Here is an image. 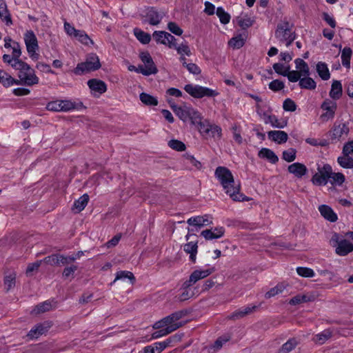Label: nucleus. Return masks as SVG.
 Here are the masks:
<instances>
[{"mask_svg": "<svg viewBox=\"0 0 353 353\" xmlns=\"http://www.w3.org/2000/svg\"><path fill=\"white\" fill-rule=\"evenodd\" d=\"M215 177L219 180L225 192L234 201H249L252 199L240 192L241 185L235 183L232 172L226 167L218 166L214 172Z\"/></svg>", "mask_w": 353, "mask_h": 353, "instance_id": "nucleus-1", "label": "nucleus"}, {"mask_svg": "<svg viewBox=\"0 0 353 353\" xmlns=\"http://www.w3.org/2000/svg\"><path fill=\"white\" fill-rule=\"evenodd\" d=\"M101 65L99 57L95 53L88 54L84 62L79 63L74 68L72 72L76 75H83L84 74L96 71L101 68Z\"/></svg>", "mask_w": 353, "mask_h": 353, "instance_id": "nucleus-2", "label": "nucleus"}, {"mask_svg": "<svg viewBox=\"0 0 353 353\" xmlns=\"http://www.w3.org/2000/svg\"><path fill=\"white\" fill-rule=\"evenodd\" d=\"M330 243L335 248V252L339 256H345L353 252V243L347 239H343V237L336 232L332 234L330 240Z\"/></svg>", "mask_w": 353, "mask_h": 353, "instance_id": "nucleus-3", "label": "nucleus"}, {"mask_svg": "<svg viewBox=\"0 0 353 353\" xmlns=\"http://www.w3.org/2000/svg\"><path fill=\"white\" fill-rule=\"evenodd\" d=\"M185 91L190 96L196 99H201L204 97H213L219 94L214 90L199 85L187 84L184 87Z\"/></svg>", "mask_w": 353, "mask_h": 353, "instance_id": "nucleus-4", "label": "nucleus"}, {"mask_svg": "<svg viewBox=\"0 0 353 353\" xmlns=\"http://www.w3.org/2000/svg\"><path fill=\"white\" fill-rule=\"evenodd\" d=\"M339 165L345 169H353V140L343 145L342 155L337 158Z\"/></svg>", "mask_w": 353, "mask_h": 353, "instance_id": "nucleus-5", "label": "nucleus"}, {"mask_svg": "<svg viewBox=\"0 0 353 353\" xmlns=\"http://www.w3.org/2000/svg\"><path fill=\"white\" fill-rule=\"evenodd\" d=\"M24 41L30 57L34 61L37 60L39 54L37 51L39 50V47L37 38L32 30H30L26 32L24 34Z\"/></svg>", "mask_w": 353, "mask_h": 353, "instance_id": "nucleus-6", "label": "nucleus"}, {"mask_svg": "<svg viewBox=\"0 0 353 353\" xmlns=\"http://www.w3.org/2000/svg\"><path fill=\"white\" fill-rule=\"evenodd\" d=\"M318 172L315 173L311 181L314 185L322 186L325 185L332 175V166L328 164H324L323 167L318 165Z\"/></svg>", "mask_w": 353, "mask_h": 353, "instance_id": "nucleus-7", "label": "nucleus"}, {"mask_svg": "<svg viewBox=\"0 0 353 353\" xmlns=\"http://www.w3.org/2000/svg\"><path fill=\"white\" fill-rule=\"evenodd\" d=\"M214 271V268H211L203 270H196L193 271L190 275L189 279L183 282L181 289H190V288L195 284L198 281L208 277Z\"/></svg>", "mask_w": 353, "mask_h": 353, "instance_id": "nucleus-8", "label": "nucleus"}, {"mask_svg": "<svg viewBox=\"0 0 353 353\" xmlns=\"http://www.w3.org/2000/svg\"><path fill=\"white\" fill-rule=\"evenodd\" d=\"M163 16L164 13L159 11L156 7L148 6L145 8V14L142 15L145 18L143 22L148 23L151 26H157L161 23Z\"/></svg>", "mask_w": 353, "mask_h": 353, "instance_id": "nucleus-9", "label": "nucleus"}, {"mask_svg": "<svg viewBox=\"0 0 353 353\" xmlns=\"http://www.w3.org/2000/svg\"><path fill=\"white\" fill-rule=\"evenodd\" d=\"M334 101L326 99L321 105V108L325 111L320 117L323 121H327L334 119L337 109V104Z\"/></svg>", "mask_w": 353, "mask_h": 353, "instance_id": "nucleus-10", "label": "nucleus"}, {"mask_svg": "<svg viewBox=\"0 0 353 353\" xmlns=\"http://www.w3.org/2000/svg\"><path fill=\"white\" fill-rule=\"evenodd\" d=\"M350 132L348 123L336 121L328 134L332 141L339 140L343 134L347 135Z\"/></svg>", "mask_w": 353, "mask_h": 353, "instance_id": "nucleus-11", "label": "nucleus"}, {"mask_svg": "<svg viewBox=\"0 0 353 353\" xmlns=\"http://www.w3.org/2000/svg\"><path fill=\"white\" fill-rule=\"evenodd\" d=\"M52 325L51 321L37 323L29 331L27 336L30 339H38L40 336L48 332Z\"/></svg>", "mask_w": 353, "mask_h": 353, "instance_id": "nucleus-12", "label": "nucleus"}, {"mask_svg": "<svg viewBox=\"0 0 353 353\" xmlns=\"http://www.w3.org/2000/svg\"><path fill=\"white\" fill-rule=\"evenodd\" d=\"M139 58L145 65L144 73L155 74L158 72V69L148 51L141 52Z\"/></svg>", "mask_w": 353, "mask_h": 353, "instance_id": "nucleus-13", "label": "nucleus"}, {"mask_svg": "<svg viewBox=\"0 0 353 353\" xmlns=\"http://www.w3.org/2000/svg\"><path fill=\"white\" fill-rule=\"evenodd\" d=\"M288 171L295 177L301 179L307 174L308 170L303 163L296 162L288 165Z\"/></svg>", "mask_w": 353, "mask_h": 353, "instance_id": "nucleus-14", "label": "nucleus"}, {"mask_svg": "<svg viewBox=\"0 0 353 353\" xmlns=\"http://www.w3.org/2000/svg\"><path fill=\"white\" fill-rule=\"evenodd\" d=\"M290 33L292 32L291 28H290V23L288 21H284L282 23L277 25L275 31V37L280 41H284Z\"/></svg>", "mask_w": 353, "mask_h": 353, "instance_id": "nucleus-15", "label": "nucleus"}, {"mask_svg": "<svg viewBox=\"0 0 353 353\" xmlns=\"http://www.w3.org/2000/svg\"><path fill=\"white\" fill-rule=\"evenodd\" d=\"M225 229L223 227H216L214 229H206L203 230L201 235L206 240L217 239L224 235Z\"/></svg>", "mask_w": 353, "mask_h": 353, "instance_id": "nucleus-16", "label": "nucleus"}, {"mask_svg": "<svg viewBox=\"0 0 353 353\" xmlns=\"http://www.w3.org/2000/svg\"><path fill=\"white\" fill-rule=\"evenodd\" d=\"M87 84L91 90L98 92L99 94H103L107 90L105 83L100 79H91L88 80Z\"/></svg>", "mask_w": 353, "mask_h": 353, "instance_id": "nucleus-17", "label": "nucleus"}, {"mask_svg": "<svg viewBox=\"0 0 353 353\" xmlns=\"http://www.w3.org/2000/svg\"><path fill=\"white\" fill-rule=\"evenodd\" d=\"M319 210L321 216L326 220L334 223L338 219L337 214L334 212L331 207L327 205H321L319 207Z\"/></svg>", "mask_w": 353, "mask_h": 353, "instance_id": "nucleus-18", "label": "nucleus"}, {"mask_svg": "<svg viewBox=\"0 0 353 353\" xmlns=\"http://www.w3.org/2000/svg\"><path fill=\"white\" fill-rule=\"evenodd\" d=\"M183 325L182 323H178L175 325H170L164 328L157 329L158 330L152 334V339H158L163 336H166L172 332L176 330Z\"/></svg>", "mask_w": 353, "mask_h": 353, "instance_id": "nucleus-19", "label": "nucleus"}, {"mask_svg": "<svg viewBox=\"0 0 353 353\" xmlns=\"http://www.w3.org/2000/svg\"><path fill=\"white\" fill-rule=\"evenodd\" d=\"M268 138L278 144L285 143L288 139V134L281 130H271L268 132Z\"/></svg>", "mask_w": 353, "mask_h": 353, "instance_id": "nucleus-20", "label": "nucleus"}, {"mask_svg": "<svg viewBox=\"0 0 353 353\" xmlns=\"http://www.w3.org/2000/svg\"><path fill=\"white\" fill-rule=\"evenodd\" d=\"M191 106H178L175 103L171 105V108L175 114L183 121H186L188 120V117L190 114V110Z\"/></svg>", "mask_w": 353, "mask_h": 353, "instance_id": "nucleus-21", "label": "nucleus"}, {"mask_svg": "<svg viewBox=\"0 0 353 353\" xmlns=\"http://www.w3.org/2000/svg\"><path fill=\"white\" fill-rule=\"evenodd\" d=\"M198 242L190 241L183 245V250L190 254V260L194 263L196 262V254L198 252Z\"/></svg>", "mask_w": 353, "mask_h": 353, "instance_id": "nucleus-22", "label": "nucleus"}, {"mask_svg": "<svg viewBox=\"0 0 353 353\" xmlns=\"http://www.w3.org/2000/svg\"><path fill=\"white\" fill-rule=\"evenodd\" d=\"M343 94L342 84L340 81L334 80L332 83L329 95L333 100L339 99Z\"/></svg>", "mask_w": 353, "mask_h": 353, "instance_id": "nucleus-23", "label": "nucleus"}, {"mask_svg": "<svg viewBox=\"0 0 353 353\" xmlns=\"http://www.w3.org/2000/svg\"><path fill=\"white\" fill-rule=\"evenodd\" d=\"M259 157L261 159L268 160L271 163L275 164L279 161V157L272 150L266 148H263L259 152Z\"/></svg>", "mask_w": 353, "mask_h": 353, "instance_id": "nucleus-24", "label": "nucleus"}, {"mask_svg": "<svg viewBox=\"0 0 353 353\" xmlns=\"http://www.w3.org/2000/svg\"><path fill=\"white\" fill-rule=\"evenodd\" d=\"M24 85L31 86L39 83V78L34 74V70L31 68L30 71H26L23 74Z\"/></svg>", "mask_w": 353, "mask_h": 353, "instance_id": "nucleus-25", "label": "nucleus"}, {"mask_svg": "<svg viewBox=\"0 0 353 353\" xmlns=\"http://www.w3.org/2000/svg\"><path fill=\"white\" fill-rule=\"evenodd\" d=\"M235 21L239 26H240L243 30H246L252 26L255 21L254 19L249 17L247 14H245L244 17H242L241 15L236 17L235 18Z\"/></svg>", "mask_w": 353, "mask_h": 353, "instance_id": "nucleus-26", "label": "nucleus"}, {"mask_svg": "<svg viewBox=\"0 0 353 353\" xmlns=\"http://www.w3.org/2000/svg\"><path fill=\"white\" fill-rule=\"evenodd\" d=\"M316 72L321 79L326 81L330 78V73L327 65L325 62L319 61L316 64Z\"/></svg>", "mask_w": 353, "mask_h": 353, "instance_id": "nucleus-27", "label": "nucleus"}, {"mask_svg": "<svg viewBox=\"0 0 353 353\" xmlns=\"http://www.w3.org/2000/svg\"><path fill=\"white\" fill-rule=\"evenodd\" d=\"M89 201V196L88 194H84L80 196L77 200L74 202L73 210H76V212H80L87 205Z\"/></svg>", "mask_w": 353, "mask_h": 353, "instance_id": "nucleus-28", "label": "nucleus"}, {"mask_svg": "<svg viewBox=\"0 0 353 353\" xmlns=\"http://www.w3.org/2000/svg\"><path fill=\"white\" fill-rule=\"evenodd\" d=\"M332 336V331L330 329H325L321 333L316 334L313 341L319 344L325 343Z\"/></svg>", "mask_w": 353, "mask_h": 353, "instance_id": "nucleus-29", "label": "nucleus"}, {"mask_svg": "<svg viewBox=\"0 0 353 353\" xmlns=\"http://www.w3.org/2000/svg\"><path fill=\"white\" fill-rule=\"evenodd\" d=\"M305 77L301 78L299 80V85L301 88L302 89H307V90H314L316 87V83L315 81L310 77L309 76H304Z\"/></svg>", "mask_w": 353, "mask_h": 353, "instance_id": "nucleus-30", "label": "nucleus"}, {"mask_svg": "<svg viewBox=\"0 0 353 353\" xmlns=\"http://www.w3.org/2000/svg\"><path fill=\"white\" fill-rule=\"evenodd\" d=\"M139 99L143 104L148 106H156L159 103L156 97L145 92H141Z\"/></svg>", "mask_w": 353, "mask_h": 353, "instance_id": "nucleus-31", "label": "nucleus"}, {"mask_svg": "<svg viewBox=\"0 0 353 353\" xmlns=\"http://www.w3.org/2000/svg\"><path fill=\"white\" fill-rule=\"evenodd\" d=\"M296 68L301 72V76H310V68L307 63L302 59L297 58L294 60Z\"/></svg>", "mask_w": 353, "mask_h": 353, "instance_id": "nucleus-32", "label": "nucleus"}, {"mask_svg": "<svg viewBox=\"0 0 353 353\" xmlns=\"http://www.w3.org/2000/svg\"><path fill=\"white\" fill-rule=\"evenodd\" d=\"M0 18L6 21V25L9 26L12 23V19L6 3L3 1H0Z\"/></svg>", "mask_w": 353, "mask_h": 353, "instance_id": "nucleus-33", "label": "nucleus"}, {"mask_svg": "<svg viewBox=\"0 0 353 353\" xmlns=\"http://www.w3.org/2000/svg\"><path fill=\"white\" fill-rule=\"evenodd\" d=\"M298 345V341L295 338H291L287 341L281 348L278 353H289L294 350Z\"/></svg>", "mask_w": 353, "mask_h": 353, "instance_id": "nucleus-34", "label": "nucleus"}, {"mask_svg": "<svg viewBox=\"0 0 353 353\" xmlns=\"http://www.w3.org/2000/svg\"><path fill=\"white\" fill-rule=\"evenodd\" d=\"M134 34L136 38L143 44H148L151 40V36L149 33L138 28L134 29Z\"/></svg>", "mask_w": 353, "mask_h": 353, "instance_id": "nucleus-35", "label": "nucleus"}, {"mask_svg": "<svg viewBox=\"0 0 353 353\" xmlns=\"http://www.w3.org/2000/svg\"><path fill=\"white\" fill-rule=\"evenodd\" d=\"M129 279L130 281V283L134 284L136 281L135 276H134L133 273L130 271L126 270H121L118 271L116 273V276L114 280V282H115L117 280H125V279Z\"/></svg>", "mask_w": 353, "mask_h": 353, "instance_id": "nucleus-36", "label": "nucleus"}, {"mask_svg": "<svg viewBox=\"0 0 353 353\" xmlns=\"http://www.w3.org/2000/svg\"><path fill=\"white\" fill-rule=\"evenodd\" d=\"M12 67L17 70H19V74H23L24 72L30 71L31 70V67L30 66V65L24 62L19 58L14 59V61L12 64Z\"/></svg>", "mask_w": 353, "mask_h": 353, "instance_id": "nucleus-37", "label": "nucleus"}, {"mask_svg": "<svg viewBox=\"0 0 353 353\" xmlns=\"http://www.w3.org/2000/svg\"><path fill=\"white\" fill-rule=\"evenodd\" d=\"M256 307L257 306L256 305L248 306L243 309L236 310L232 314L230 319H236L242 318L244 316L252 313Z\"/></svg>", "mask_w": 353, "mask_h": 353, "instance_id": "nucleus-38", "label": "nucleus"}, {"mask_svg": "<svg viewBox=\"0 0 353 353\" xmlns=\"http://www.w3.org/2000/svg\"><path fill=\"white\" fill-rule=\"evenodd\" d=\"M352 54V50L350 47H345L341 52V62L343 65L349 68L350 67V59Z\"/></svg>", "mask_w": 353, "mask_h": 353, "instance_id": "nucleus-39", "label": "nucleus"}, {"mask_svg": "<svg viewBox=\"0 0 353 353\" xmlns=\"http://www.w3.org/2000/svg\"><path fill=\"white\" fill-rule=\"evenodd\" d=\"M265 123H270L272 127L276 128H283L288 124L287 121H283L282 122H280L278 118L274 114L268 115L265 121Z\"/></svg>", "mask_w": 353, "mask_h": 353, "instance_id": "nucleus-40", "label": "nucleus"}, {"mask_svg": "<svg viewBox=\"0 0 353 353\" xmlns=\"http://www.w3.org/2000/svg\"><path fill=\"white\" fill-rule=\"evenodd\" d=\"M285 288L286 285L283 283H278L275 287L271 288L265 294V298L268 299L280 293H282Z\"/></svg>", "mask_w": 353, "mask_h": 353, "instance_id": "nucleus-41", "label": "nucleus"}, {"mask_svg": "<svg viewBox=\"0 0 353 353\" xmlns=\"http://www.w3.org/2000/svg\"><path fill=\"white\" fill-rule=\"evenodd\" d=\"M245 42V39H244L242 37V34H238L236 37H232L228 42L230 46L233 48L239 49L242 48Z\"/></svg>", "mask_w": 353, "mask_h": 353, "instance_id": "nucleus-42", "label": "nucleus"}, {"mask_svg": "<svg viewBox=\"0 0 353 353\" xmlns=\"http://www.w3.org/2000/svg\"><path fill=\"white\" fill-rule=\"evenodd\" d=\"M74 37L78 39L83 44L88 46L89 44H93V41L88 37V35L83 30H78L74 35Z\"/></svg>", "mask_w": 353, "mask_h": 353, "instance_id": "nucleus-43", "label": "nucleus"}, {"mask_svg": "<svg viewBox=\"0 0 353 353\" xmlns=\"http://www.w3.org/2000/svg\"><path fill=\"white\" fill-rule=\"evenodd\" d=\"M216 14L217 17L219 18L220 22L222 24H228L230 20V15L225 11L223 8L218 7L216 10Z\"/></svg>", "mask_w": 353, "mask_h": 353, "instance_id": "nucleus-44", "label": "nucleus"}, {"mask_svg": "<svg viewBox=\"0 0 353 353\" xmlns=\"http://www.w3.org/2000/svg\"><path fill=\"white\" fill-rule=\"evenodd\" d=\"M330 183L332 185H341L345 181V175L341 172H333L332 170V175L330 176Z\"/></svg>", "mask_w": 353, "mask_h": 353, "instance_id": "nucleus-45", "label": "nucleus"}, {"mask_svg": "<svg viewBox=\"0 0 353 353\" xmlns=\"http://www.w3.org/2000/svg\"><path fill=\"white\" fill-rule=\"evenodd\" d=\"M168 145L170 148L178 152H183L186 149L185 144L177 139H171L168 141Z\"/></svg>", "mask_w": 353, "mask_h": 353, "instance_id": "nucleus-46", "label": "nucleus"}, {"mask_svg": "<svg viewBox=\"0 0 353 353\" xmlns=\"http://www.w3.org/2000/svg\"><path fill=\"white\" fill-rule=\"evenodd\" d=\"M296 150L294 148H290L287 150H284L282 153V159L287 162H292L296 159Z\"/></svg>", "mask_w": 353, "mask_h": 353, "instance_id": "nucleus-47", "label": "nucleus"}, {"mask_svg": "<svg viewBox=\"0 0 353 353\" xmlns=\"http://www.w3.org/2000/svg\"><path fill=\"white\" fill-rule=\"evenodd\" d=\"M286 73L288 75H285V77H288V80L290 82H297L299 81L301 78V72H298V70H290V66L286 67Z\"/></svg>", "mask_w": 353, "mask_h": 353, "instance_id": "nucleus-48", "label": "nucleus"}, {"mask_svg": "<svg viewBox=\"0 0 353 353\" xmlns=\"http://www.w3.org/2000/svg\"><path fill=\"white\" fill-rule=\"evenodd\" d=\"M296 272L299 276L305 278H311L314 276V270L307 267H298Z\"/></svg>", "mask_w": 353, "mask_h": 353, "instance_id": "nucleus-49", "label": "nucleus"}, {"mask_svg": "<svg viewBox=\"0 0 353 353\" xmlns=\"http://www.w3.org/2000/svg\"><path fill=\"white\" fill-rule=\"evenodd\" d=\"M170 316H167L162 319L155 322L153 325L154 329H160L164 328L170 325H175L176 323H172L171 319H170Z\"/></svg>", "mask_w": 353, "mask_h": 353, "instance_id": "nucleus-50", "label": "nucleus"}, {"mask_svg": "<svg viewBox=\"0 0 353 353\" xmlns=\"http://www.w3.org/2000/svg\"><path fill=\"white\" fill-rule=\"evenodd\" d=\"M188 120H190L192 123L194 125L200 123L201 121V117L199 111L190 107Z\"/></svg>", "mask_w": 353, "mask_h": 353, "instance_id": "nucleus-51", "label": "nucleus"}, {"mask_svg": "<svg viewBox=\"0 0 353 353\" xmlns=\"http://www.w3.org/2000/svg\"><path fill=\"white\" fill-rule=\"evenodd\" d=\"M189 312L187 310H181L179 311H176L175 312L172 313L170 314V319H171V321L172 323H178L179 322H176L177 321L182 319L183 316L188 314Z\"/></svg>", "mask_w": 353, "mask_h": 353, "instance_id": "nucleus-52", "label": "nucleus"}, {"mask_svg": "<svg viewBox=\"0 0 353 353\" xmlns=\"http://www.w3.org/2000/svg\"><path fill=\"white\" fill-rule=\"evenodd\" d=\"M187 223L192 226L201 228L203 227V220L201 216H196L190 217L188 219Z\"/></svg>", "mask_w": 353, "mask_h": 353, "instance_id": "nucleus-53", "label": "nucleus"}, {"mask_svg": "<svg viewBox=\"0 0 353 353\" xmlns=\"http://www.w3.org/2000/svg\"><path fill=\"white\" fill-rule=\"evenodd\" d=\"M172 341V337H170L164 341L154 343V346L156 352L161 353L163 350H165L168 346H169L170 343Z\"/></svg>", "mask_w": 353, "mask_h": 353, "instance_id": "nucleus-54", "label": "nucleus"}, {"mask_svg": "<svg viewBox=\"0 0 353 353\" xmlns=\"http://www.w3.org/2000/svg\"><path fill=\"white\" fill-rule=\"evenodd\" d=\"M297 105L295 102L290 98L284 100L283 108L287 112H294L296 110Z\"/></svg>", "mask_w": 353, "mask_h": 353, "instance_id": "nucleus-55", "label": "nucleus"}, {"mask_svg": "<svg viewBox=\"0 0 353 353\" xmlns=\"http://www.w3.org/2000/svg\"><path fill=\"white\" fill-rule=\"evenodd\" d=\"M43 262L52 266H59V254H53L43 259Z\"/></svg>", "mask_w": 353, "mask_h": 353, "instance_id": "nucleus-56", "label": "nucleus"}, {"mask_svg": "<svg viewBox=\"0 0 353 353\" xmlns=\"http://www.w3.org/2000/svg\"><path fill=\"white\" fill-rule=\"evenodd\" d=\"M165 34V31H154L153 38L157 43L166 45Z\"/></svg>", "mask_w": 353, "mask_h": 353, "instance_id": "nucleus-57", "label": "nucleus"}, {"mask_svg": "<svg viewBox=\"0 0 353 353\" xmlns=\"http://www.w3.org/2000/svg\"><path fill=\"white\" fill-rule=\"evenodd\" d=\"M15 274H10L5 276L4 278V285L6 288V291H9L15 285Z\"/></svg>", "mask_w": 353, "mask_h": 353, "instance_id": "nucleus-58", "label": "nucleus"}, {"mask_svg": "<svg viewBox=\"0 0 353 353\" xmlns=\"http://www.w3.org/2000/svg\"><path fill=\"white\" fill-rule=\"evenodd\" d=\"M284 87V83L279 79L273 80L269 83V88L274 92L281 90Z\"/></svg>", "mask_w": 353, "mask_h": 353, "instance_id": "nucleus-59", "label": "nucleus"}, {"mask_svg": "<svg viewBox=\"0 0 353 353\" xmlns=\"http://www.w3.org/2000/svg\"><path fill=\"white\" fill-rule=\"evenodd\" d=\"M61 105L60 100L50 101L46 105V109L52 112H61Z\"/></svg>", "mask_w": 353, "mask_h": 353, "instance_id": "nucleus-60", "label": "nucleus"}, {"mask_svg": "<svg viewBox=\"0 0 353 353\" xmlns=\"http://www.w3.org/2000/svg\"><path fill=\"white\" fill-rule=\"evenodd\" d=\"M175 49L179 54H186L188 57L192 54L190 49L186 42L185 43H181L180 46H177Z\"/></svg>", "mask_w": 353, "mask_h": 353, "instance_id": "nucleus-61", "label": "nucleus"}, {"mask_svg": "<svg viewBox=\"0 0 353 353\" xmlns=\"http://www.w3.org/2000/svg\"><path fill=\"white\" fill-rule=\"evenodd\" d=\"M308 301H309V299L306 295L299 294V295H296V296L292 297L290 300L289 303L291 305H299L300 303H306Z\"/></svg>", "mask_w": 353, "mask_h": 353, "instance_id": "nucleus-62", "label": "nucleus"}, {"mask_svg": "<svg viewBox=\"0 0 353 353\" xmlns=\"http://www.w3.org/2000/svg\"><path fill=\"white\" fill-rule=\"evenodd\" d=\"M61 112H68L76 108L75 103L70 100H60Z\"/></svg>", "mask_w": 353, "mask_h": 353, "instance_id": "nucleus-63", "label": "nucleus"}, {"mask_svg": "<svg viewBox=\"0 0 353 353\" xmlns=\"http://www.w3.org/2000/svg\"><path fill=\"white\" fill-rule=\"evenodd\" d=\"M168 29L177 36H181L183 32V30L175 22L172 21L168 23Z\"/></svg>", "mask_w": 353, "mask_h": 353, "instance_id": "nucleus-64", "label": "nucleus"}]
</instances>
